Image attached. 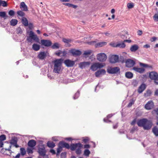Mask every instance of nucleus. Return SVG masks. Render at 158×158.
<instances>
[{"instance_id":"f257e3e1","label":"nucleus","mask_w":158,"mask_h":158,"mask_svg":"<svg viewBox=\"0 0 158 158\" xmlns=\"http://www.w3.org/2000/svg\"><path fill=\"white\" fill-rule=\"evenodd\" d=\"M137 124L139 127H143L144 130H148L151 128L152 122L146 118H143L138 120Z\"/></svg>"},{"instance_id":"f03ea898","label":"nucleus","mask_w":158,"mask_h":158,"mask_svg":"<svg viewBox=\"0 0 158 158\" xmlns=\"http://www.w3.org/2000/svg\"><path fill=\"white\" fill-rule=\"evenodd\" d=\"M63 61V60L60 58L56 59L53 61L54 64L53 71L55 73H59Z\"/></svg>"},{"instance_id":"7ed1b4c3","label":"nucleus","mask_w":158,"mask_h":158,"mask_svg":"<svg viewBox=\"0 0 158 158\" xmlns=\"http://www.w3.org/2000/svg\"><path fill=\"white\" fill-rule=\"evenodd\" d=\"M83 145L80 143H73L70 145V149L72 151H74L76 149V153L77 155H80L81 153V148Z\"/></svg>"},{"instance_id":"20e7f679","label":"nucleus","mask_w":158,"mask_h":158,"mask_svg":"<svg viewBox=\"0 0 158 158\" xmlns=\"http://www.w3.org/2000/svg\"><path fill=\"white\" fill-rule=\"evenodd\" d=\"M149 78L154 81L156 85H158V73L155 71H152L149 73Z\"/></svg>"},{"instance_id":"39448f33","label":"nucleus","mask_w":158,"mask_h":158,"mask_svg":"<svg viewBox=\"0 0 158 158\" xmlns=\"http://www.w3.org/2000/svg\"><path fill=\"white\" fill-rule=\"evenodd\" d=\"M105 64L104 63H95L91 65L90 69L93 71H96L98 69H101L104 67Z\"/></svg>"},{"instance_id":"423d86ee","label":"nucleus","mask_w":158,"mask_h":158,"mask_svg":"<svg viewBox=\"0 0 158 158\" xmlns=\"http://www.w3.org/2000/svg\"><path fill=\"white\" fill-rule=\"evenodd\" d=\"M29 37L27 39V40L28 42H31V39H33L36 42L39 43V39L37 36V35H35L33 32L32 31H30L29 34Z\"/></svg>"},{"instance_id":"0eeeda50","label":"nucleus","mask_w":158,"mask_h":158,"mask_svg":"<svg viewBox=\"0 0 158 158\" xmlns=\"http://www.w3.org/2000/svg\"><path fill=\"white\" fill-rule=\"evenodd\" d=\"M38 152L39 155L41 156L45 155L47 151L45 150V148L44 145L41 144L39 145Z\"/></svg>"},{"instance_id":"6e6552de","label":"nucleus","mask_w":158,"mask_h":158,"mask_svg":"<svg viewBox=\"0 0 158 158\" xmlns=\"http://www.w3.org/2000/svg\"><path fill=\"white\" fill-rule=\"evenodd\" d=\"M69 53L73 56L76 57L80 56L82 52L81 51L79 50L72 48L69 51Z\"/></svg>"},{"instance_id":"1a4fd4ad","label":"nucleus","mask_w":158,"mask_h":158,"mask_svg":"<svg viewBox=\"0 0 158 158\" xmlns=\"http://www.w3.org/2000/svg\"><path fill=\"white\" fill-rule=\"evenodd\" d=\"M97 60L101 62L105 61L107 59V56L104 53L98 54L96 56Z\"/></svg>"},{"instance_id":"9d476101","label":"nucleus","mask_w":158,"mask_h":158,"mask_svg":"<svg viewBox=\"0 0 158 158\" xmlns=\"http://www.w3.org/2000/svg\"><path fill=\"white\" fill-rule=\"evenodd\" d=\"M64 63L67 67H71L74 65L75 61L68 59L65 60Z\"/></svg>"},{"instance_id":"9b49d317","label":"nucleus","mask_w":158,"mask_h":158,"mask_svg":"<svg viewBox=\"0 0 158 158\" xmlns=\"http://www.w3.org/2000/svg\"><path fill=\"white\" fill-rule=\"evenodd\" d=\"M107 72L110 74L116 73L120 72V69L118 67L110 68L108 69Z\"/></svg>"},{"instance_id":"f8f14e48","label":"nucleus","mask_w":158,"mask_h":158,"mask_svg":"<svg viewBox=\"0 0 158 158\" xmlns=\"http://www.w3.org/2000/svg\"><path fill=\"white\" fill-rule=\"evenodd\" d=\"M154 103L152 101H149L145 106V108L147 110H150L153 108Z\"/></svg>"},{"instance_id":"ddd939ff","label":"nucleus","mask_w":158,"mask_h":158,"mask_svg":"<svg viewBox=\"0 0 158 158\" xmlns=\"http://www.w3.org/2000/svg\"><path fill=\"white\" fill-rule=\"evenodd\" d=\"M118 61V56L116 55L111 56L110 58V63H114Z\"/></svg>"},{"instance_id":"4468645a","label":"nucleus","mask_w":158,"mask_h":158,"mask_svg":"<svg viewBox=\"0 0 158 158\" xmlns=\"http://www.w3.org/2000/svg\"><path fill=\"white\" fill-rule=\"evenodd\" d=\"M135 64V61L131 59H127L126 62V66L128 68H130L133 66Z\"/></svg>"},{"instance_id":"2eb2a0df","label":"nucleus","mask_w":158,"mask_h":158,"mask_svg":"<svg viewBox=\"0 0 158 158\" xmlns=\"http://www.w3.org/2000/svg\"><path fill=\"white\" fill-rule=\"evenodd\" d=\"M41 42L42 45L47 47L50 46L52 44L51 41L48 40H41Z\"/></svg>"},{"instance_id":"dca6fc26","label":"nucleus","mask_w":158,"mask_h":158,"mask_svg":"<svg viewBox=\"0 0 158 158\" xmlns=\"http://www.w3.org/2000/svg\"><path fill=\"white\" fill-rule=\"evenodd\" d=\"M106 73V71L104 69H101L98 70L95 73V75L96 77H99L101 75H105Z\"/></svg>"},{"instance_id":"f3484780","label":"nucleus","mask_w":158,"mask_h":158,"mask_svg":"<svg viewBox=\"0 0 158 158\" xmlns=\"http://www.w3.org/2000/svg\"><path fill=\"white\" fill-rule=\"evenodd\" d=\"M90 62H81L79 64V66L80 68L82 69L85 68L86 66L90 65Z\"/></svg>"},{"instance_id":"a211bd4d","label":"nucleus","mask_w":158,"mask_h":158,"mask_svg":"<svg viewBox=\"0 0 158 158\" xmlns=\"http://www.w3.org/2000/svg\"><path fill=\"white\" fill-rule=\"evenodd\" d=\"M46 56V53L44 52H40L38 55V58L41 60H44Z\"/></svg>"},{"instance_id":"6ab92c4d","label":"nucleus","mask_w":158,"mask_h":158,"mask_svg":"<svg viewBox=\"0 0 158 158\" xmlns=\"http://www.w3.org/2000/svg\"><path fill=\"white\" fill-rule=\"evenodd\" d=\"M146 85L144 84H142L139 87L138 92L139 93H142L146 89Z\"/></svg>"},{"instance_id":"aec40b11","label":"nucleus","mask_w":158,"mask_h":158,"mask_svg":"<svg viewBox=\"0 0 158 158\" xmlns=\"http://www.w3.org/2000/svg\"><path fill=\"white\" fill-rule=\"evenodd\" d=\"M20 8L23 11H27L28 10L27 7L24 2H22L20 3Z\"/></svg>"},{"instance_id":"412c9836","label":"nucleus","mask_w":158,"mask_h":158,"mask_svg":"<svg viewBox=\"0 0 158 158\" xmlns=\"http://www.w3.org/2000/svg\"><path fill=\"white\" fill-rule=\"evenodd\" d=\"M133 69L136 72L140 73H143L145 71V69L144 68H138L135 67L133 68Z\"/></svg>"},{"instance_id":"4be33fe9","label":"nucleus","mask_w":158,"mask_h":158,"mask_svg":"<svg viewBox=\"0 0 158 158\" xmlns=\"http://www.w3.org/2000/svg\"><path fill=\"white\" fill-rule=\"evenodd\" d=\"M36 144V141L34 139H31L30 140L28 143V145L31 147L33 148L35 147Z\"/></svg>"},{"instance_id":"5701e85b","label":"nucleus","mask_w":158,"mask_h":158,"mask_svg":"<svg viewBox=\"0 0 158 158\" xmlns=\"http://www.w3.org/2000/svg\"><path fill=\"white\" fill-rule=\"evenodd\" d=\"M139 48V46L137 44H134L132 45L130 48V50L131 52H135L137 51Z\"/></svg>"},{"instance_id":"b1692460","label":"nucleus","mask_w":158,"mask_h":158,"mask_svg":"<svg viewBox=\"0 0 158 158\" xmlns=\"http://www.w3.org/2000/svg\"><path fill=\"white\" fill-rule=\"evenodd\" d=\"M107 43L106 42H101L95 44L96 48L101 47L106 45Z\"/></svg>"},{"instance_id":"393cba45","label":"nucleus","mask_w":158,"mask_h":158,"mask_svg":"<svg viewBox=\"0 0 158 158\" xmlns=\"http://www.w3.org/2000/svg\"><path fill=\"white\" fill-rule=\"evenodd\" d=\"M60 143L62 146H63V148H65L67 149H69V148H70V146H69V145L68 143H66L64 141L60 142Z\"/></svg>"},{"instance_id":"a878e982","label":"nucleus","mask_w":158,"mask_h":158,"mask_svg":"<svg viewBox=\"0 0 158 158\" xmlns=\"http://www.w3.org/2000/svg\"><path fill=\"white\" fill-rule=\"evenodd\" d=\"M32 49L35 51H38L40 48L39 45L36 44H34L32 45Z\"/></svg>"},{"instance_id":"bb28decb","label":"nucleus","mask_w":158,"mask_h":158,"mask_svg":"<svg viewBox=\"0 0 158 158\" xmlns=\"http://www.w3.org/2000/svg\"><path fill=\"white\" fill-rule=\"evenodd\" d=\"M47 144V146L49 148H53L55 146V143L53 142L48 141Z\"/></svg>"},{"instance_id":"cd10ccee","label":"nucleus","mask_w":158,"mask_h":158,"mask_svg":"<svg viewBox=\"0 0 158 158\" xmlns=\"http://www.w3.org/2000/svg\"><path fill=\"white\" fill-rule=\"evenodd\" d=\"M23 24L25 26H27L28 25V21L27 19L25 17H23L22 19Z\"/></svg>"},{"instance_id":"c85d7f7f","label":"nucleus","mask_w":158,"mask_h":158,"mask_svg":"<svg viewBox=\"0 0 158 158\" xmlns=\"http://www.w3.org/2000/svg\"><path fill=\"white\" fill-rule=\"evenodd\" d=\"M18 22L17 19H12L10 21V24L11 26H15L17 24Z\"/></svg>"},{"instance_id":"c756f323","label":"nucleus","mask_w":158,"mask_h":158,"mask_svg":"<svg viewBox=\"0 0 158 158\" xmlns=\"http://www.w3.org/2000/svg\"><path fill=\"white\" fill-rule=\"evenodd\" d=\"M152 131L156 136H158V127H154L152 128Z\"/></svg>"},{"instance_id":"7c9ffc66","label":"nucleus","mask_w":158,"mask_h":158,"mask_svg":"<svg viewBox=\"0 0 158 158\" xmlns=\"http://www.w3.org/2000/svg\"><path fill=\"white\" fill-rule=\"evenodd\" d=\"M125 76L128 78H131L133 77V74L131 72H128L125 73Z\"/></svg>"},{"instance_id":"2f4dec72","label":"nucleus","mask_w":158,"mask_h":158,"mask_svg":"<svg viewBox=\"0 0 158 158\" xmlns=\"http://www.w3.org/2000/svg\"><path fill=\"white\" fill-rule=\"evenodd\" d=\"M139 64L141 66H143L145 68H149L151 69H152V66L151 65H149L142 63H140Z\"/></svg>"},{"instance_id":"473e14b6","label":"nucleus","mask_w":158,"mask_h":158,"mask_svg":"<svg viewBox=\"0 0 158 158\" xmlns=\"http://www.w3.org/2000/svg\"><path fill=\"white\" fill-rule=\"evenodd\" d=\"M125 47L126 45L123 42L122 43H118L117 44V48H124Z\"/></svg>"},{"instance_id":"72a5a7b5","label":"nucleus","mask_w":158,"mask_h":158,"mask_svg":"<svg viewBox=\"0 0 158 158\" xmlns=\"http://www.w3.org/2000/svg\"><path fill=\"white\" fill-rule=\"evenodd\" d=\"M51 48L53 49H58L59 48V44L58 43H55L54 44L52 45Z\"/></svg>"},{"instance_id":"f704fd0d","label":"nucleus","mask_w":158,"mask_h":158,"mask_svg":"<svg viewBox=\"0 0 158 158\" xmlns=\"http://www.w3.org/2000/svg\"><path fill=\"white\" fill-rule=\"evenodd\" d=\"M62 148L63 146H62L61 145H60V144L59 142L58 144V148L57 150V154L60 153V152L62 151Z\"/></svg>"},{"instance_id":"c9c22d12","label":"nucleus","mask_w":158,"mask_h":158,"mask_svg":"<svg viewBox=\"0 0 158 158\" xmlns=\"http://www.w3.org/2000/svg\"><path fill=\"white\" fill-rule=\"evenodd\" d=\"M17 138H14L11 139L10 141V143L14 145L16 143H17Z\"/></svg>"},{"instance_id":"e433bc0d","label":"nucleus","mask_w":158,"mask_h":158,"mask_svg":"<svg viewBox=\"0 0 158 158\" xmlns=\"http://www.w3.org/2000/svg\"><path fill=\"white\" fill-rule=\"evenodd\" d=\"M20 151L21 155L23 156L26 154V151L24 148H21L20 149Z\"/></svg>"},{"instance_id":"4c0bfd02","label":"nucleus","mask_w":158,"mask_h":158,"mask_svg":"<svg viewBox=\"0 0 158 158\" xmlns=\"http://www.w3.org/2000/svg\"><path fill=\"white\" fill-rule=\"evenodd\" d=\"M63 41L65 43L68 44L69 43H71L72 40L70 39L63 38Z\"/></svg>"},{"instance_id":"58836bf2","label":"nucleus","mask_w":158,"mask_h":158,"mask_svg":"<svg viewBox=\"0 0 158 158\" xmlns=\"http://www.w3.org/2000/svg\"><path fill=\"white\" fill-rule=\"evenodd\" d=\"M17 14L18 15L23 17L25 15V14L24 12L21 10H19L17 12Z\"/></svg>"},{"instance_id":"ea45409f","label":"nucleus","mask_w":158,"mask_h":158,"mask_svg":"<svg viewBox=\"0 0 158 158\" xmlns=\"http://www.w3.org/2000/svg\"><path fill=\"white\" fill-rule=\"evenodd\" d=\"M92 52V51L89 50L85 51L83 55H90Z\"/></svg>"},{"instance_id":"a19ab883","label":"nucleus","mask_w":158,"mask_h":158,"mask_svg":"<svg viewBox=\"0 0 158 158\" xmlns=\"http://www.w3.org/2000/svg\"><path fill=\"white\" fill-rule=\"evenodd\" d=\"M90 153V151L88 149H85L84 151V155L87 156H89Z\"/></svg>"},{"instance_id":"79ce46f5","label":"nucleus","mask_w":158,"mask_h":158,"mask_svg":"<svg viewBox=\"0 0 158 158\" xmlns=\"http://www.w3.org/2000/svg\"><path fill=\"white\" fill-rule=\"evenodd\" d=\"M6 139V136L4 135H2L0 136V141H2Z\"/></svg>"},{"instance_id":"37998d69","label":"nucleus","mask_w":158,"mask_h":158,"mask_svg":"<svg viewBox=\"0 0 158 158\" xmlns=\"http://www.w3.org/2000/svg\"><path fill=\"white\" fill-rule=\"evenodd\" d=\"M110 45L113 47L117 48V44L114 42L110 43Z\"/></svg>"},{"instance_id":"c03bdc74","label":"nucleus","mask_w":158,"mask_h":158,"mask_svg":"<svg viewBox=\"0 0 158 158\" xmlns=\"http://www.w3.org/2000/svg\"><path fill=\"white\" fill-rule=\"evenodd\" d=\"M33 148H28L27 149V151L28 154L32 153H33Z\"/></svg>"},{"instance_id":"a18cd8bd","label":"nucleus","mask_w":158,"mask_h":158,"mask_svg":"<svg viewBox=\"0 0 158 158\" xmlns=\"http://www.w3.org/2000/svg\"><path fill=\"white\" fill-rule=\"evenodd\" d=\"M134 6V5L132 3H128L127 4V6L129 9L132 8Z\"/></svg>"},{"instance_id":"49530a36","label":"nucleus","mask_w":158,"mask_h":158,"mask_svg":"<svg viewBox=\"0 0 158 158\" xmlns=\"http://www.w3.org/2000/svg\"><path fill=\"white\" fill-rule=\"evenodd\" d=\"M2 5L3 7H6L7 6V3L6 2L4 1H1V5Z\"/></svg>"},{"instance_id":"de8ad7c7","label":"nucleus","mask_w":158,"mask_h":158,"mask_svg":"<svg viewBox=\"0 0 158 158\" xmlns=\"http://www.w3.org/2000/svg\"><path fill=\"white\" fill-rule=\"evenodd\" d=\"M8 14L10 15L13 16L15 15V12L13 10H10L9 11Z\"/></svg>"},{"instance_id":"09e8293b","label":"nucleus","mask_w":158,"mask_h":158,"mask_svg":"<svg viewBox=\"0 0 158 158\" xmlns=\"http://www.w3.org/2000/svg\"><path fill=\"white\" fill-rule=\"evenodd\" d=\"M0 16L2 17H4L6 16V13L5 12H0Z\"/></svg>"},{"instance_id":"8fccbe9b","label":"nucleus","mask_w":158,"mask_h":158,"mask_svg":"<svg viewBox=\"0 0 158 158\" xmlns=\"http://www.w3.org/2000/svg\"><path fill=\"white\" fill-rule=\"evenodd\" d=\"M79 95V93L78 92H77L75 94L74 96H73V98L74 99H75L78 98Z\"/></svg>"},{"instance_id":"3c124183","label":"nucleus","mask_w":158,"mask_h":158,"mask_svg":"<svg viewBox=\"0 0 158 158\" xmlns=\"http://www.w3.org/2000/svg\"><path fill=\"white\" fill-rule=\"evenodd\" d=\"M61 158H65L66 156V152H62L60 155Z\"/></svg>"},{"instance_id":"603ef678","label":"nucleus","mask_w":158,"mask_h":158,"mask_svg":"<svg viewBox=\"0 0 158 158\" xmlns=\"http://www.w3.org/2000/svg\"><path fill=\"white\" fill-rule=\"evenodd\" d=\"M17 31L18 33L21 34L22 33L23 31L20 27H19L17 29Z\"/></svg>"},{"instance_id":"864d4df0","label":"nucleus","mask_w":158,"mask_h":158,"mask_svg":"<svg viewBox=\"0 0 158 158\" xmlns=\"http://www.w3.org/2000/svg\"><path fill=\"white\" fill-rule=\"evenodd\" d=\"M55 54L58 56H60L62 54V51L60 50L56 52Z\"/></svg>"},{"instance_id":"5fc2aeb1","label":"nucleus","mask_w":158,"mask_h":158,"mask_svg":"<svg viewBox=\"0 0 158 158\" xmlns=\"http://www.w3.org/2000/svg\"><path fill=\"white\" fill-rule=\"evenodd\" d=\"M152 94V92L150 90H147L146 95L147 96H149Z\"/></svg>"},{"instance_id":"6e6d98bb","label":"nucleus","mask_w":158,"mask_h":158,"mask_svg":"<svg viewBox=\"0 0 158 158\" xmlns=\"http://www.w3.org/2000/svg\"><path fill=\"white\" fill-rule=\"evenodd\" d=\"M153 18L155 20L158 21V14H155L153 16Z\"/></svg>"},{"instance_id":"4d7b16f0","label":"nucleus","mask_w":158,"mask_h":158,"mask_svg":"<svg viewBox=\"0 0 158 158\" xmlns=\"http://www.w3.org/2000/svg\"><path fill=\"white\" fill-rule=\"evenodd\" d=\"M62 54L61 56H66V55L67 54V52L66 51H62Z\"/></svg>"},{"instance_id":"13d9d810","label":"nucleus","mask_w":158,"mask_h":158,"mask_svg":"<svg viewBox=\"0 0 158 158\" xmlns=\"http://www.w3.org/2000/svg\"><path fill=\"white\" fill-rule=\"evenodd\" d=\"M134 103V101L133 100H132L128 104V107H130L132 106V105Z\"/></svg>"},{"instance_id":"bf43d9fd","label":"nucleus","mask_w":158,"mask_h":158,"mask_svg":"<svg viewBox=\"0 0 158 158\" xmlns=\"http://www.w3.org/2000/svg\"><path fill=\"white\" fill-rule=\"evenodd\" d=\"M157 39V38L155 37H153L151 38L150 41L151 42H153L155 41Z\"/></svg>"},{"instance_id":"052dcab7","label":"nucleus","mask_w":158,"mask_h":158,"mask_svg":"<svg viewBox=\"0 0 158 158\" xmlns=\"http://www.w3.org/2000/svg\"><path fill=\"white\" fill-rule=\"evenodd\" d=\"M11 147V146H10V148H8V149L5 148L4 149V150L6 151H9V154H10V155L11 154V150H10Z\"/></svg>"},{"instance_id":"680f3d73","label":"nucleus","mask_w":158,"mask_h":158,"mask_svg":"<svg viewBox=\"0 0 158 158\" xmlns=\"http://www.w3.org/2000/svg\"><path fill=\"white\" fill-rule=\"evenodd\" d=\"M4 150V149L3 148L1 150L3 154H4L5 155H10V154H9V153H7V152H6V151H5L3 152Z\"/></svg>"},{"instance_id":"e2e57ef3","label":"nucleus","mask_w":158,"mask_h":158,"mask_svg":"<svg viewBox=\"0 0 158 158\" xmlns=\"http://www.w3.org/2000/svg\"><path fill=\"white\" fill-rule=\"evenodd\" d=\"M89 140V139L87 137L85 139H84L83 140V141L85 143H86L88 142Z\"/></svg>"},{"instance_id":"0e129e2a","label":"nucleus","mask_w":158,"mask_h":158,"mask_svg":"<svg viewBox=\"0 0 158 158\" xmlns=\"http://www.w3.org/2000/svg\"><path fill=\"white\" fill-rule=\"evenodd\" d=\"M136 121V118H135L131 122V124L132 125H134L135 124Z\"/></svg>"},{"instance_id":"69168bd1","label":"nucleus","mask_w":158,"mask_h":158,"mask_svg":"<svg viewBox=\"0 0 158 158\" xmlns=\"http://www.w3.org/2000/svg\"><path fill=\"white\" fill-rule=\"evenodd\" d=\"M28 26H29V28L30 29H31L33 28V24L32 23H30L29 24H28Z\"/></svg>"},{"instance_id":"338daca9","label":"nucleus","mask_w":158,"mask_h":158,"mask_svg":"<svg viewBox=\"0 0 158 158\" xmlns=\"http://www.w3.org/2000/svg\"><path fill=\"white\" fill-rule=\"evenodd\" d=\"M107 118H104L103 119V121L104 122L106 123H108V122H111V121L110 120H109Z\"/></svg>"},{"instance_id":"774afa93","label":"nucleus","mask_w":158,"mask_h":158,"mask_svg":"<svg viewBox=\"0 0 158 158\" xmlns=\"http://www.w3.org/2000/svg\"><path fill=\"white\" fill-rule=\"evenodd\" d=\"M137 127H133L131 129V133L137 130Z\"/></svg>"}]
</instances>
